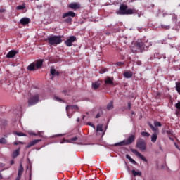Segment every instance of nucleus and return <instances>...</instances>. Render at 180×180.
<instances>
[{"label": "nucleus", "mask_w": 180, "mask_h": 180, "mask_svg": "<svg viewBox=\"0 0 180 180\" xmlns=\"http://www.w3.org/2000/svg\"><path fill=\"white\" fill-rule=\"evenodd\" d=\"M20 178H22V176H19V174H18V177L16 178V180H20Z\"/></svg>", "instance_id": "nucleus-49"}, {"label": "nucleus", "mask_w": 180, "mask_h": 180, "mask_svg": "<svg viewBox=\"0 0 180 180\" xmlns=\"http://www.w3.org/2000/svg\"><path fill=\"white\" fill-rule=\"evenodd\" d=\"M169 139H170V140H172V139H171V137H169Z\"/></svg>", "instance_id": "nucleus-59"}, {"label": "nucleus", "mask_w": 180, "mask_h": 180, "mask_svg": "<svg viewBox=\"0 0 180 180\" xmlns=\"http://www.w3.org/2000/svg\"><path fill=\"white\" fill-rule=\"evenodd\" d=\"M84 119H85V115H83V117H82L83 120H84Z\"/></svg>", "instance_id": "nucleus-56"}, {"label": "nucleus", "mask_w": 180, "mask_h": 180, "mask_svg": "<svg viewBox=\"0 0 180 180\" xmlns=\"http://www.w3.org/2000/svg\"><path fill=\"white\" fill-rule=\"evenodd\" d=\"M68 8L72 9L73 11H77L78 9H81L82 6H81V4L78 2H72L68 5Z\"/></svg>", "instance_id": "nucleus-9"}, {"label": "nucleus", "mask_w": 180, "mask_h": 180, "mask_svg": "<svg viewBox=\"0 0 180 180\" xmlns=\"http://www.w3.org/2000/svg\"><path fill=\"white\" fill-rule=\"evenodd\" d=\"M173 22H174L175 23H176V15H174L172 18Z\"/></svg>", "instance_id": "nucleus-43"}, {"label": "nucleus", "mask_w": 180, "mask_h": 180, "mask_svg": "<svg viewBox=\"0 0 180 180\" xmlns=\"http://www.w3.org/2000/svg\"><path fill=\"white\" fill-rule=\"evenodd\" d=\"M20 153V148H18V149H16L13 152L12 157L13 158H16V157L19 155Z\"/></svg>", "instance_id": "nucleus-19"}, {"label": "nucleus", "mask_w": 180, "mask_h": 180, "mask_svg": "<svg viewBox=\"0 0 180 180\" xmlns=\"http://www.w3.org/2000/svg\"><path fill=\"white\" fill-rule=\"evenodd\" d=\"M20 23L22 25V26H26V25H29L30 23V18L24 17L20 19Z\"/></svg>", "instance_id": "nucleus-12"}, {"label": "nucleus", "mask_w": 180, "mask_h": 180, "mask_svg": "<svg viewBox=\"0 0 180 180\" xmlns=\"http://www.w3.org/2000/svg\"><path fill=\"white\" fill-rule=\"evenodd\" d=\"M106 71H108V68H101V69L100 70L99 72H100V74H105V72H106Z\"/></svg>", "instance_id": "nucleus-32"}, {"label": "nucleus", "mask_w": 180, "mask_h": 180, "mask_svg": "<svg viewBox=\"0 0 180 180\" xmlns=\"http://www.w3.org/2000/svg\"><path fill=\"white\" fill-rule=\"evenodd\" d=\"M140 64H141V62H139V63H138V65H140Z\"/></svg>", "instance_id": "nucleus-57"}, {"label": "nucleus", "mask_w": 180, "mask_h": 180, "mask_svg": "<svg viewBox=\"0 0 180 180\" xmlns=\"http://www.w3.org/2000/svg\"><path fill=\"white\" fill-rule=\"evenodd\" d=\"M134 12L131 8H127V5L122 4L120 6V10L117 11V15H133Z\"/></svg>", "instance_id": "nucleus-4"}, {"label": "nucleus", "mask_w": 180, "mask_h": 180, "mask_svg": "<svg viewBox=\"0 0 180 180\" xmlns=\"http://www.w3.org/2000/svg\"><path fill=\"white\" fill-rule=\"evenodd\" d=\"M107 109L108 110H111V109H113V101H111L107 105Z\"/></svg>", "instance_id": "nucleus-28"}, {"label": "nucleus", "mask_w": 180, "mask_h": 180, "mask_svg": "<svg viewBox=\"0 0 180 180\" xmlns=\"http://www.w3.org/2000/svg\"><path fill=\"white\" fill-rule=\"evenodd\" d=\"M10 164L11 165H13L15 164V161H13V160H11Z\"/></svg>", "instance_id": "nucleus-48"}, {"label": "nucleus", "mask_w": 180, "mask_h": 180, "mask_svg": "<svg viewBox=\"0 0 180 180\" xmlns=\"http://www.w3.org/2000/svg\"><path fill=\"white\" fill-rule=\"evenodd\" d=\"M63 143H65V139H63V141L60 142L61 144H63Z\"/></svg>", "instance_id": "nucleus-52"}, {"label": "nucleus", "mask_w": 180, "mask_h": 180, "mask_svg": "<svg viewBox=\"0 0 180 180\" xmlns=\"http://www.w3.org/2000/svg\"><path fill=\"white\" fill-rule=\"evenodd\" d=\"M14 134H16L17 136H18L19 137H22L23 136H26V134H25L24 133L22 132H16L15 131L14 132Z\"/></svg>", "instance_id": "nucleus-34"}, {"label": "nucleus", "mask_w": 180, "mask_h": 180, "mask_svg": "<svg viewBox=\"0 0 180 180\" xmlns=\"http://www.w3.org/2000/svg\"><path fill=\"white\" fill-rule=\"evenodd\" d=\"M48 43L50 46H54L56 47V46L63 43V39H61V36H51L48 37Z\"/></svg>", "instance_id": "nucleus-2"}, {"label": "nucleus", "mask_w": 180, "mask_h": 180, "mask_svg": "<svg viewBox=\"0 0 180 180\" xmlns=\"http://www.w3.org/2000/svg\"><path fill=\"white\" fill-rule=\"evenodd\" d=\"M132 174L134 176H141V172H136V170L133 169L131 171Z\"/></svg>", "instance_id": "nucleus-25"}, {"label": "nucleus", "mask_w": 180, "mask_h": 180, "mask_svg": "<svg viewBox=\"0 0 180 180\" xmlns=\"http://www.w3.org/2000/svg\"><path fill=\"white\" fill-rule=\"evenodd\" d=\"M128 109L130 110L131 109V103L129 102L128 103Z\"/></svg>", "instance_id": "nucleus-45"}, {"label": "nucleus", "mask_w": 180, "mask_h": 180, "mask_svg": "<svg viewBox=\"0 0 180 180\" xmlns=\"http://www.w3.org/2000/svg\"><path fill=\"white\" fill-rule=\"evenodd\" d=\"M54 98H55V99H56L58 101V102H61V98H60L57 96H55Z\"/></svg>", "instance_id": "nucleus-46"}, {"label": "nucleus", "mask_w": 180, "mask_h": 180, "mask_svg": "<svg viewBox=\"0 0 180 180\" xmlns=\"http://www.w3.org/2000/svg\"><path fill=\"white\" fill-rule=\"evenodd\" d=\"M136 147L141 151H146L147 150V143L144 139H139L136 141Z\"/></svg>", "instance_id": "nucleus-7"}, {"label": "nucleus", "mask_w": 180, "mask_h": 180, "mask_svg": "<svg viewBox=\"0 0 180 180\" xmlns=\"http://www.w3.org/2000/svg\"><path fill=\"white\" fill-rule=\"evenodd\" d=\"M99 86H101V81H99V80L93 82L91 84V88L94 91H96V89H98L99 88Z\"/></svg>", "instance_id": "nucleus-15"}, {"label": "nucleus", "mask_w": 180, "mask_h": 180, "mask_svg": "<svg viewBox=\"0 0 180 180\" xmlns=\"http://www.w3.org/2000/svg\"><path fill=\"white\" fill-rule=\"evenodd\" d=\"M162 29H165V30H169L171 27L169 25H161Z\"/></svg>", "instance_id": "nucleus-31"}, {"label": "nucleus", "mask_w": 180, "mask_h": 180, "mask_svg": "<svg viewBox=\"0 0 180 180\" xmlns=\"http://www.w3.org/2000/svg\"><path fill=\"white\" fill-rule=\"evenodd\" d=\"M132 115H136V113L134 112H132Z\"/></svg>", "instance_id": "nucleus-58"}, {"label": "nucleus", "mask_w": 180, "mask_h": 180, "mask_svg": "<svg viewBox=\"0 0 180 180\" xmlns=\"http://www.w3.org/2000/svg\"><path fill=\"white\" fill-rule=\"evenodd\" d=\"M76 40L77 37L75 36H70L69 39L65 41V44H66L67 47H71V46H72V43Z\"/></svg>", "instance_id": "nucleus-11"}, {"label": "nucleus", "mask_w": 180, "mask_h": 180, "mask_svg": "<svg viewBox=\"0 0 180 180\" xmlns=\"http://www.w3.org/2000/svg\"><path fill=\"white\" fill-rule=\"evenodd\" d=\"M39 101L40 96L39 94L32 95L28 98V106H34V105L39 103Z\"/></svg>", "instance_id": "nucleus-5"}, {"label": "nucleus", "mask_w": 180, "mask_h": 180, "mask_svg": "<svg viewBox=\"0 0 180 180\" xmlns=\"http://www.w3.org/2000/svg\"><path fill=\"white\" fill-rule=\"evenodd\" d=\"M17 53V51L11 50L7 53L6 57L7 58H13V57H15V56H16Z\"/></svg>", "instance_id": "nucleus-14"}, {"label": "nucleus", "mask_w": 180, "mask_h": 180, "mask_svg": "<svg viewBox=\"0 0 180 180\" xmlns=\"http://www.w3.org/2000/svg\"><path fill=\"white\" fill-rule=\"evenodd\" d=\"M134 140H136V135L131 134V136H129L127 140H124L121 142L115 143V147H122L123 146H130Z\"/></svg>", "instance_id": "nucleus-3"}, {"label": "nucleus", "mask_w": 180, "mask_h": 180, "mask_svg": "<svg viewBox=\"0 0 180 180\" xmlns=\"http://www.w3.org/2000/svg\"><path fill=\"white\" fill-rule=\"evenodd\" d=\"M148 47L147 42L138 41L131 47V51L132 53H143V51H146V49H148Z\"/></svg>", "instance_id": "nucleus-1"}, {"label": "nucleus", "mask_w": 180, "mask_h": 180, "mask_svg": "<svg viewBox=\"0 0 180 180\" xmlns=\"http://www.w3.org/2000/svg\"><path fill=\"white\" fill-rule=\"evenodd\" d=\"M176 115H180L179 111H176Z\"/></svg>", "instance_id": "nucleus-53"}, {"label": "nucleus", "mask_w": 180, "mask_h": 180, "mask_svg": "<svg viewBox=\"0 0 180 180\" xmlns=\"http://www.w3.org/2000/svg\"><path fill=\"white\" fill-rule=\"evenodd\" d=\"M76 14L73 11H68L67 13H65L63 14L62 18L63 19H65V18H68L65 20V22L66 23H71L72 22V18H75Z\"/></svg>", "instance_id": "nucleus-6"}, {"label": "nucleus", "mask_w": 180, "mask_h": 180, "mask_svg": "<svg viewBox=\"0 0 180 180\" xmlns=\"http://www.w3.org/2000/svg\"><path fill=\"white\" fill-rule=\"evenodd\" d=\"M77 122L79 123V117H78V118L77 119Z\"/></svg>", "instance_id": "nucleus-54"}, {"label": "nucleus", "mask_w": 180, "mask_h": 180, "mask_svg": "<svg viewBox=\"0 0 180 180\" xmlns=\"http://www.w3.org/2000/svg\"><path fill=\"white\" fill-rule=\"evenodd\" d=\"M124 64V63L123 62H117L116 65L120 66V65H123Z\"/></svg>", "instance_id": "nucleus-41"}, {"label": "nucleus", "mask_w": 180, "mask_h": 180, "mask_svg": "<svg viewBox=\"0 0 180 180\" xmlns=\"http://www.w3.org/2000/svg\"><path fill=\"white\" fill-rule=\"evenodd\" d=\"M124 77L128 79L131 78V77H133V72L128 71V72H124Z\"/></svg>", "instance_id": "nucleus-20"}, {"label": "nucleus", "mask_w": 180, "mask_h": 180, "mask_svg": "<svg viewBox=\"0 0 180 180\" xmlns=\"http://www.w3.org/2000/svg\"><path fill=\"white\" fill-rule=\"evenodd\" d=\"M131 153H133V154H135V155L136 157H139V158H141V160H142V161H144V162H148L147 158H146V157H144V155H141V153H140V152H139L136 149H131Z\"/></svg>", "instance_id": "nucleus-10"}, {"label": "nucleus", "mask_w": 180, "mask_h": 180, "mask_svg": "<svg viewBox=\"0 0 180 180\" xmlns=\"http://www.w3.org/2000/svg\"><path fill=\"white\" fill-rule=\"evenodd\" d=\"M50 72L53 77H54V75H56L57 77L60 75V72H58V71H56V69H51Z\"/></svg>", "instance_id": "nucleus-22"}, {"label": "nucleus", "mask_w": 180, "mask_h": 180, "mask_svg": "<svg viewBox=\"0 0 180 180\" xmlns=\"http://www.w3.org/2000/svg\"><path fill=\"white\" fill-rule=\"evenodd\" d=\"M87 124L89 126H91V127H94V129H95V125H94V124H92V122H88Z\"/></svg>", "instance_id": "nucleus-42"}, {"label": "nucleus", "mask_w": 180, "mask_h": 180, "mask_svg": "<svg viewBox=\"0 0 180 180\" xmlns=\"http://www.w3.org/2000/svg\"><path fill=\"white\" fill-rule=\"evenodd\" d=\"M43 59H39L37 60L34 65L36 68H41L43 67Z\"/></svg>", "instance_id": "nucleus-16"}, {"label": "nucleus", "mask_w": 180, "mask_h": 180, "mask_svg": "<svg viewBox=\"0 0 180 180\" xmlns=\"http://www.w3.org/2000/svg\"><path fill=\"white\" fill-rule=\"evenodd\" d=\"M27 70L29 71H34V70H36V65L34 64V63H31L28 67H27Z\"/></svg>", "instance_id": "nucleus-21"}, {"label": "nucleus", "mask_w": 180, "mask_h": 180, "mask_svg": "<svg viewBox=\"0 0 180 180\" xmlns=\"http://www.w3.org/2000/svg\"><path fill=\"white\" fill-rule=\"evenodd\" d=\"M96 131H103V125L99 124L97 125V128H96Z\"/></svg>", "instance_id": "nucleus-26"}, {"label": "nucleus", "mask_w": 180, "mask_h": 180, "mask_svg": "<svg viewBox=\"0 0 180 180\" xmlns=\"http://www.w3.org/2000/svg\"><path fill=\"white\" fill-rule=\"evenodd\" d=\"M161 94L160 93H157V98H160Z\"/></svg>", "instance_id": "nucleus-50"}, {"label": "nucleus", "mask_w": 180, "mask_h": 180, "mask_svg": "<svg viewBox=\"0 0 180 180\" xmlns=\"http://www.w3.org/2000/svg\"><path fill=\"white\" fill-rule=\"evenodd\" d=\"M79 108L75 105H68L66 106V112L68 117L71 118L72 114L75 112V110H78Z\"/></svg>", "instance_id": "nucleus-8"}, {"label": "nucleus", "mask_w": 180, "mask_h": 180, "mask_svg": "<svg viewBox=\"0 0 180 180\" xmlns=\"http://www.w3.org/2000/svg\"><path fill=\"white\" fill-rule=\"evenodd\" d=\"M18 11H23V9H26V6L25 5H19L16 7Z\"/></svg>", "instance_id": "nucleus-27"}, {"label": "nucleus", "mask_w": 180, "mask_h": 180, "mask_svg": "<svg viewBox=\"0 0 180 180\" xmlns=\"http://www.w3.org/2000/svg\"><path fill=\"white\" fill-rule=\"evenodd\" d=\"M158 139V135H157V132L155 131V133H153L151 135V141H152V143H155V141H157Z\"/></svg>", "instance_id": "nucleus-18"}, {"label": "nucleus", "mask_w": 180, "mask_h": 180, "mask_svg": "<svg viewBox=\"0 0 180 180\" xmlns=\"http://www.w3.org/2000/svg\"><path fill=\"white\" fill-rule=\"evenodd\" d=\"M99 117H101V113H98L96 115V119H99Z\"/></svg>", "instance_id": "nucleus-47"}, {"label": "nucleus", "mask_w": 180, "mask_h": 180, "mask_svg": "<svg viewBox=\"0 0 180 180\" xmlns=\"http://www.w3.org/2000/svg\"><path fill=\"white\" fill-rule=\"evenodd\" d=\"M166 133L168 134V136L172 135V131H166Z\"/></svg>", "instance_id": "nucleus-44"}, {"label": "nucleus", "mask_w": 180, "mask_h": 180, "mask_svg": "<svg viewBox=\"0 0 180 180\" xmlns=\"http://www.w3.org/2000/svg\"><path fill=\"white\" fill-rule=\"evenodd\" d=\"M19 144H23V142L19 141L14 142V146H19Z\"/></svg>", "instance_id": "nucleus-39"}, {"label": "nucleus", "mask_w": 180, "mask_h": 180, "mask_svg": "<svg viewBox=\"0 0 180 180\" xmlns=\"http://www.w3.org/2000/svg\"><path fill=\"white\" fill-rule=\"evenodd\" d=\"M149 126H150L151 130H153V131L155 132V131H157V130H158V129L154 127V126H153V124H150Z\"/></svg>", "instance_id": "nucleus-37"}, {"label": "nucleus", "mask_w": 180, "mask_h": 180, "mask_svg": "<svg viewBox=\"0 0 180 180\" xmlns=\"http://www.w3.org/2000/svg\"><path fill=\"white\" fill-rule=\"evenodd\" d=\"M141 134L143 136V137H148L150 136V133L147 131H142Z\"/></svg>", "instance_id": "nucleus-30"}, {"label": "nucleus", "mask_w": 180, "mask_h": 180, "mask_svg": "<svg viewBox=\"0 0 180 180\" xmlns=\"http://www.w3.org/2000/svg\"><path fill=\"white\" fill-rule=\"evenodd\" d=\"M40 141H41V139H34V140L30 141L27 144V148H30V147H33V146H36V144L40 143Z\"/></svg>", "instance_id": "nucleus-13"}, {"label": "nucleus", "mask_w": 180, "mask_h": 180, "mask_svg": "<svg viewBox=\"0 0 180 180\" xmlns=\"http://www.w3.org/2000/svg\"><path fill=\"white\" fill-rule=\"evenodd\" d=\"M70 92H71V90L70 89H65L62 91L64 95H70Z\"/></svg>", "instance_id": "nucleus-35"}, {"label": "nucleus", "mask_w": 180, "mask_h": 180, "mask_svg": "<svg viewBox=\"0 0 180 180\" xmlns=\"http://www.w3.org/2000/svg\"><path fill=\"white\" fill-rule=\"evenodd\" d=\"M57 137H60V136H63V134H59V135H56Z\"/></svg>", "instance_id": "nucleus-55"}, {"label": "nucleus", "mask_w": 180, "mask_h": 180, "mask_svg": "<svg viewBox=\"0 0 180 180\" xmlns=\"http://www.w3.org/2000/svg\"><path fill=\"white\" fill-rule=\"evenodd\" d=\"M104 82L105 85H113V77H107Z\"/></svg>", "instance_id": "nucleus-17"}, {"label": "nucleus", "mask_w": 180, "mask_h": 180, "mask_svg": "<svg viewBox=\"0 0 180 180\" xmlns=\"http://www.w3.org/2000/svg\"><path fill=\"white\" fill-rule=\"evenodd\" d=\"M175 108H176V109H178V110H180V101H179L177 103H176Z\"/></svg>", "instance_id": "nucleus-38"}, {"label": "nucleus", "mask_w": 180, "mask_h": 180, "mask_svg": "<svg viewBox=\"0 0 180 180\" xmlns=\"http://www.w3.org/2000/svg\"><path fill=\"white\" fill-rule=\"evenodd\" d=\"M6 143H8V141L5 138L0 139V144H6Z\"/></svg>", "instance_id": "nucleus-33"}, {"label": "nucleus", "mask_w": 180, "mask_h": 180, "mask_svg": "<svg viewBox=\"0 0 180 180\" xmlns=\"http://www.w3.org/2000/svg\"><path fill=\"white\" fill-rule=\"evenodd\" d=\"M30 135H31V136H37V134L36 133H34V132H32V133L30 134Z\"/></svg>", "instance_id": "nucleus-51"}, {"label": "nucleus", "mask_w": 180, "mask_h": 180, "mask_svg": "<svg viewBox=\"0 0 180 180\" xmlns=\"http://www.w3.org/2000/svg\"><path fill=\"white\" fill-rule=\"evenodd\" d=\"M77 140H78V138L77 136L70 139V141H77Z\"/></svg>", "instance_id": "nucleus-40"}, {"label": "nucleus", "mask_w": 180, "mask_h": 180, "mask_svg": "<svg viewBox=\"0 0 180 180\" xmlns=\"http://www.w3.org/2000/svg\"><path fill=\"white\" fill-rule=\"evenodd\" d=\"M176 91H177L178 94L180 95V82H176Z\"/></svg>", "instance_id": "nucleus-29"}, {"label": "nucleus", "mask_w": 180, "mask_h": 180, "mask_svg": "<svg viewBox=\"0 0 180 180\" xmlns=\"http://www.w3.org/2000/svg\"><path fill=\"white\" fill-rule=\"evenodd\" d=\"M126 158H127V160H129L132 164H134L135 165L136 164H137V162L131 158V156H130V155H126Z\"/></svg>", "instance_id": "nucleus-23"}, {"label": "nucleus", "mask_w": 180, "mask_h": 180, "mask_svg": "<svg viewBox=\"0 0 180 180\" xmlns=\"http://www.w3.org/2000/svg\"><path fill=\"white\" fill-rule=\"evenodd\" d=\"M154 124L155 126L157 127H161L162 126V124H161V122H158V121H155L154 122Z\"/></svg>", "instance_id": "nucleus-36"}, {"label": "nucleus", "mask_w": 180, "mask_h": 180, "mask_svg": "<svg viewBox=\"0 0 180 180\" xmlns=\"http://www.w3.org/2000/svg\"><path fill=\"white\" fill-rule=\"evenodd\" d=\"M23 171H24L23 165L20 164V167L18 169V174L19 176H22V174H23Z\"/></svg>", "instance_id": "nucleus-24"}]
</instances>
